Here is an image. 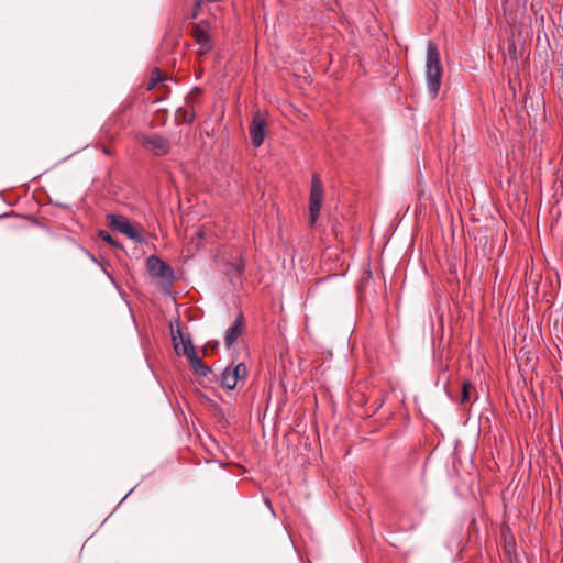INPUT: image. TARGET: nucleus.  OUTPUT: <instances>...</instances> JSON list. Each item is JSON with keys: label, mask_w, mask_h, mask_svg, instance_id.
Listing matches in <instances>:
<instances>
[{"label": "nucleus", "mask_w": 563, "mask_h": 563, "mask_svg": "<svg viewBox=\"0 0 563 563\" xmlns=\"http://www.w3.org/2000/svg\"><path fill=\"white\" fill-rule=\"evenodd\" d=\"M174 349L178 355H184L188 360L196 354L195 347L190 339H184L181 331L173 332Z\"/></svg>", "instance_id": "6e6552de"}, {"label": "nucleus", "mask_w": 563, "mask_h": 563, "mask_svg": "<svg viewBox=\"0 0 563 563\" xmlns=\"http://www.w3.org/2000/svg\"><path fill=\"white\" fill-rule=\"evenodd\" d=\"M106 222L111 231L124 235L134 244L155 246L157 235L125 216L110 213L106 216Z\"/></svg>", "instance_id": "f257e3e1"}, {"label": "nucleus", "mask_w": 563, "mask_h": 563, "mask_svg": "<svg viewBox=\"0 0 563 563\" xmlns=\"http://www.w3.org/2000/svg\"><path fill=\"white\" fill-rule=\"evenodd\" d=\"M442 75L443 68L438 45L430 41L427 47L426 78L428 92L432 99H434L440 91Z\"/></svg>", "instance_id": "f03ea898"}, {"label": "nucleus", "mask_w": 563, "mask_h": 563, "mask_svg": "<svg viewBox=\"0 0 563 563\" xmlns=\"http://www.w3.org/2000/svg\"><path fill=\"white\" fill-rule=\"evenodd\" d=\"M210 23L207 20H201L199 23L192 24L191 36L197 44L211 42L209 34Z\"/></svg>", "instance_id": "9d476101"}, {"label": "nucleus", "mask_w": 563, "mask_h": 563, "mask_svg": "<svg viewBox=\"0 0 563 563\" xmlns=\"http://www.w3.org/2000/svg\"><path fill=\"white\" fill-rule=\"evenodd\" d=\"M165 79V76L164 74L158 69V68H155L153 71H152V76H151V81L148 84V87L147 89H153L155 87L156 84L163 81Z\"/></svg>", "instance_id": "2eb2a0df"}, {"label": "nucleus", "mask_w": 563, "mask_h": 563, "mask_svg": "<svg viewBox=\"0 0 563 563\" xmlns=\"http://www.w3.org/2000/svg\"><path fill=\"white\" fill-rule=\"evenodd\" d=\"M188 361L195 373L199 376L206 377L211 373V367L206 365L197 354L191 356Z\"/></svg>", "instance_id": "f8f14e48"}, {"label": "nucleus", "mask_w": 563, "mask_h": 563, "mask_svg": "<svg viewBox=\"0 0 563 563\" xmlns=\"http://www.w3.org/2000/svg\"><path fill=\"white\" fill-rule=\"evenodd\" d=\"M146 266L151 277L157 280L162 289L168 290L172 287L175 275L174 269L168 264L151 255L146 260Z\"/></svg>", "instance_id": "7ed1b4c3"}, {"label": "nucleus", "mask_w": 563, "mask_h": 563, "mask_svg": "<svg viewBox=\"0 0 563 563\" xmlns=\"http://www.w3.org/2000/svg\"><path fill=\"white\" fill-rule=\"evenodd\" d=\"M474 389V386L470 382H464L462 386L461 402H467L470 400V393Z\"/></svg>", "instance_id": "dca6fc26"}, {"label": "nucleus", "mask_w": 563, "mask_h": 563, "mask_svg": "<svg viewBox=\"0 0 563 563\" xmlns=\"http://www.w3.org/2000/svg\"><path fill=\"white\" fill-rule=\"evenodd\" d=\"M324 199V188L319 174L313 173L311 177L309 195V221L313 225L320 216V210Z\"/></svg>", "instance_id": "20e7f679"}, {"label": "nucleus", "mask_w": 563, "mask_h": 563, "mask_svg": "<svg viewBox=\"0 0 563 563\" xmlns=\"http://www.w3.org/2000/svg\"><path fill=\"white\" fill-rule=\"evenodd\" d=\"M199 100V98H197V96H192V93L190 92L186 99H185V102L187 104H190V106H194L195 102H197Z\"/></svg>", "instance_id": "aec40b11"}, {"label": "nucleus", "mask_w": 563, "mask_h": 563, "mask_svg": "<svg viewBox=\"0 0 563 563\" xmlns=\"http://www.w3.org/2000/svg\"><path fill=\"white\" fill-rule=\"evenodd\" d=\"M196 111L194 106L187 104L185 107H180L175 112V120L178 124L187 123L191 124L195 121Z\"/></svg>", "instance_id": "9b49d317"}, {"label": "nucleus", "mask_w": 563, "mask_h": 563, "mask_svg": "<svg viewBox=\"0 0 563 563\" xmlns=\"http://www.w3.org/2000/svg\"><path fill=\"white\" fill-rule=\"evenodd\" d=\"M510 548H511V544H510V543H507V544L505 545V549H506V551H507L508 553H510Z\"/></svg>", "instance_id": "5701e85b"}, {"label": "nucleus", "mask_w": 563, "mask_h": 563, "mask_svg": "<svg viewBox=\"0 0 563 563\" xmlns=\"http://www.w3.org/2000/svg\"><path fill=\"white\" fill-rule=\"evenodd\" d=\"M103 152H104L106 154H110V151H109L108 148H106V147L103 148Z\"/></svg>", "instance_id": "b1692460"}, {"label": "nucleus", "mask_w": 563, "mask_h": 563, "mask_svg": "<svg viewBox=\"0 0 563 563\" xmlns=\"http://www.w3.org/2000/svg\"><path fill=\"white\" fill-rule=\"evenodd\" d=\"M244 323L245 320L243 313H239L234 320V323L225 331L224 345L227 349H230L243 333Z\"/></svg>", "instance_id": "1a4fd4ad"}, {"label": "nucleus", "mask_w": 563, "mask_h": 563, "mask_svg": "<svg viewBox=\"0 0 563 563\" xmlns=\"http://www.w3.org/2000/svg\"><path fill=\"white\" fill-rule=\"evenodd\" d=\"M190 92L192 93V96H197V98H200V96L202 95V89L199 87H195Z\"/></svg>", "instance_id": "412c9836"}, {"label": "nucleus", "mask_w": 563, "mask_h": 563, "mask_svg": "<svg viewBox=\"0 0 563 563\" xmlns=\"http://www.w3.org/2000/svg\"><path fill=\"white\" fill-rule=\"evenodd\" d=\"M141 143L143 147L152 152L155 156H165L169 154L172 150L170 141L166 136L157 133L142 135Z\"/></svg>", "instance_id": "423d86ee"}, {"label": "nucleus", "mask_w": 563, "mask_h": 563, "mask_svg": "<svg viewBox=\"0 0 563 563\" xmlns=\"http://www.w3.org/2000/svg\"><path fill=\"white\" fill-rule=\"evenodd\" d=\"M508 51H509V53H516V45L515 44L509 45Z\"/></svg>", "instance_id": "4be33fe9"}, {"label": "nucleus", "mask_w": 563, "mask_h": 563, "mask_svg": "<svg viewBox=\"0 0 563 563\" xmlns=\"http://www.w3.org/2000/svg\"><path fill=\"white\" fill-rule=\"evenodd\" d=\"M198 45H199V49L197 52L198 56H203V55L208 54L210 51H212V48H213L212 41L207 42V43H201Z\"/></svg>", "instance_id": "6ab92c4d"}, {"label": "nucleus", "mask_w": 563, "mask_h": 563, "mask_svg": "<svg viewBox=\"0 0 563 563\" xmlns=\"http://www.w3.org/2000/svg\"><path fill=\"white\" fill-rule=\"evenodd\" d=\"M221 386L228 390H233L238 386L236 378L225 367L221 373Z\"/></svg>", "instance_id": "4468645a"}, {"label": "nucleus", "mask_w": 563, "mask_h": 563, "mask_svg": "<svg viewBox=\"0 0 563 563\" xmlns=\"http://www.w3.org/2000/svg\"><path fill=\"white\" fill-rule=\"evenodd\" d=\"M99 238H100L102 241H104V242H107L108 244H110V246H122L121 244L117 243V242L113 240V238L111 236V234H110L108 231H106V230H101V231L99 232Z\"/></svg>", "instance_id": "a211bd4d"}, {"label": "nucleus", "mask_w": 563, "mask_h": 563, "mask_svg": "<svg viewBox=\"0 0 563 563\" xmlns=\"http://www.w3.org/2000/svg\"><path fill=\"white\" fill-rule=\"evenodd\" d=\"M216 258L219 265H222L224 273L230 277L231 282L243 274L245 264L241 254L217 255Z\"/></svg>", "instance_id": "39448f33"}, {"label": "nucleus", "mask_w": 563, "mask_h": 563, "mask_svg": "<svg viewBox=\"0 0 563 563\" xmlns=\"http://www.w3.org/2000/svg\"><path fill=\"white\" fill-rule=\"evenodd\" d=\"M249 132L252 145L260 147L266 135V120L260 112L253 115Z\"/></svg>", "instance_id": "0eeeda50"}, {"label": "nucleus", "mask_w": 563, "mask_h": 563, "mask_svg": "<svg viewBox=\"0 0 563 563\" xmlns=\"http://www.w3.org/2000/svg\"><path fill=\"white\" fill-rule=\"evenodd\" d=\"M228 371L236 378V382L245 380L247 376V368L244 363L230 364L227 366Z\"/></svg>", "instance_id": "ddd939ff"}, {"label": "nucleus", "mask_w": 563, "mask_h": 563, "mask_svg": "<svg viewBox=\"0 0 563 563\" xmlns=\"http://www.w3.org/2000/svg\"><path fill=\"white\" fill-rule=\"evenodd\" d=\"M202 4H203V2L201 0H195L192 9L188 13L187 19L196 20L200 14Z\"/></svg>", "instance_id": "f3484780"}]
</instances>
